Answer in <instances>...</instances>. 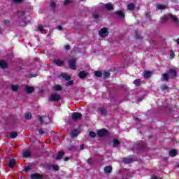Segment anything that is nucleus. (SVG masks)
Segmentation results:
<instances>
[{"mask_svg": "<svg viewBox=\"0 0 179 179\" xmlns=\"http://www.w3.org/2000/svg\"><path fill=\"white\" fill-rule=\"evenodd\" d=\"M169 19H172L176 24H179V20L176 15H164L161 17V23H166Z\"/></svg>", "mask_w": 179, "mask_h": 179, "instance_id": "nucleus-1", "label": "nucleus"}, {"mask_svg": "<svg viewBox=\"0 0 179 179\" xmlns=\"http://www.w3.org/2000/svg\"><path fill=\"white\" fill-rule=\"evenodd\" d=\"M61 100V95L58 94H52L49 96V101L56 102L59 101Z\"/></svg>", "mask_w": 179, "mask_h": 179, "instance_id": "nucleus-2", "label": "nucleus"}, {"mask_svg": "<svg viewBox=\"0 0 179 179\" xmlns=\"http://www.w3.org/2000/svg\"><path fill=\"white\" fill-rule=\"evenodd\" d=\"M38 120L40 124H41V125H43L44 124H50V122L51 121L50 117H43V116H39L38 117Z\"/></svg>", "mask_w": 179, "mask_h": 179, "instance_id": "nucleus-3", "label": "nucleus"}, {"mask_svg": "<svg viewBox=\"0 0 179 179\" xmlns=\"http://www.w3.org/2000/svg\"><path fill=\"white\" fill-rule=\"evenodd\" d=\"M99 35L100 37H107L108 36V29L103 27L99 31Z\"/></svg>", "mask_w": 179, "mask_h": 179, "instance_id": "nucleus-4", "label": "nucleus"}, {"mask_svg": "<svg viewBox=\"0 0 179 179\" xmlns=\"http://www.w3.org/2000/svg\"><path fill=\"white\" fill-rule=\"evenodd\" d=\"M69 66L71 69H76V59H70L69 62Z\"/></svg>", "mask_w": 179, "mask_h": 179, "instance_id": "nucleus-5", "label": "nucleus"}, {"mask_svg": "<svg viewBox=\"0 0 179 179\" xmlns=\"http://www.w3.org/2000/svg\"><path fill=\"white\" fill-rule=\"evenodd\" d=\"M71 118L73 120H74L75 121L78 120H80V118H82V113H73L71 114Z\"/></svg>", "mask_w": 179, "mask_h": 179, "instance_id": "nucleus-6", "label": "nucleus"}, {"mask_svg": "<svg viewBox=\"0 0 179 179\" xmlns=\"http://www.w3.org/2000/svg\"><path fill=\"white\" fill-rule=\"evenodd\" d=\"M169 75L170 79H173L177 76V72H176V70L170 69Z\"/></svg>", "mask_w": 179, "mask_h": 179, "instance_id": "nucleus-7", "label": "nucleus"}, {"mask_svg": "<svg viewBox=\"0 0 179 179\" xmlns=\"http://www.w3.org/2000/svg\"><path fill=\"white\" fill-rule=\"evenodd\" d=\"M169 79H170V75L169 73H165L162 74V79H161L162 80V82H164V81L167 82V80H169Z\"/></svg>", "mask_w": 179, "mask_h": 179, "instance_id": "nucleus-8", "label": "nucleus"}, {"mask_svg": "<svg viewBox=\"0 0 179 179\" xmlns=\"http://www.w3.org/2000/svg\"><path fill=\"white\" fill-rule=\"evenodd\" d=\"M98 136H106L107 135V130L101 129L97 131Z\"/></svg>", "mask_w": 179, "mask_h": 179, "instance_id": "nucleus-9", "label": "nucleus"}, {"mask_svg": "<svg viewBox=\"0 0 179 179\" xmlns=\"http://www.w3.org/2000/svg\"><path fill=\"white\" fill-rule=\"evenodd\" d=\"M31 179H43V176L40 173H34L31 176Z\"/></svg>", "mask_w": 179, "mask_h": 179, "instance_id": "nucleus-10", "label": "nucleus"}, {"mask_svg": "<svg viewBox=\"0 0 179 179\" xmlns=\"http://www.w3.org/2000/svg\"><path fill=\"white\" fill-rule=\"evenodd\" d=\"M104 173H106V174H110L111 171H113V167L111 166H107L103 169Z\"/></svg>", "mask_w": 179, "mask_h": 179, "instance_id": "nucleus-11", "label": "nucleus"}, {"mask_svg": "<svg viewBox=\"0 0 179 179\" xmlns=\"http://www.w3.org/2000/svg\"><path fill=\"white\" fill-rule=\"evenodd\" d=\"M105 8L107 10H114V6L111 3H108L105 4Z\"/></svg>", "mask_w": 179, "mask_h": 179, "instance_id": "nucleus-12", "label": "nucleus"}, {"mask_svg": "<svg viewBox=\"0 0 179 179\" xmlns=\"http://www.w3.org/2000/svg\"><path fill=\"white\" fill-rule=\"evenodd\" d=\"M0 68H2V69L8 68V63L6 61L0 60Z\"/></svg>", "mask_w": 179, "mask_h": 179, "instance_id": "nucleus-13", "label": "nucleus"}, {"mask_svg": "<svg viewBox=\"0 0 179 179\" xmlns=\"http://www.w3.org/2000/svg\"><path fill=\"white\" fill-rule=\"evenodd\" d=\"M64 155H65V152L64 151H60L56 157V160L62 159L64 157Z\"/></svg>", "mask_w": 179, "mask_h": 179, "instance_id": "nucleus-14", "label": "nucleus"}, {"mask_svg": "<svg viewBox=\"0 0 179 179\" xmlns=\"http://www.w3.org/2000/svg\"><path fill=\"white\" fill-rule=\"evenodd\" d=\"M14 166H16V162H15V159H10L8 162V167L10 169H13Z\"/></svg>", "mask_w": 179, "mask_h": 179, "instance_id": "nucleus-15", "label": "nucleus"}, {"mask_svg": "<svg viewBox=\"0 0 179 179\" xmlns=\"http://www.w3.org/2000/svg\"><path fill=\"white\" fill-rule=\"evenodd\" d=\"M157 9H158L159 10H164V9H167V6H166L164 4H159V5L157 6Z\"/></svg>", "mask_w": 179, "mask_h": 179, "instance_id": "nucleus-16", "label": "nucleus"}, {"mask_svg": "<svg viewBox=\"0 0 179 179\" xmlns=\"http://www.w3.org/2000/svg\"><path fill=\"white\" fill-rule=\"evenodd\" d=\"M61 77L65 79V80H71V76H68L66 73H62Z\"/></svg>", "mask_w": 179, "mask_h": 179, "instance_id": "nucleus-17", "label": "nucleus"}, {"mask_svg": "<svg viewBox=\"0 0 179 179\" xmlns=\"http://www.w3.org/2000/svg\"><path fill=\"white\" fill-rule=\"evenodd\" d=\"M54 63L56 65H57V66H61L64 65V61L59 60V59L54 60Z\"/></svg>", "mask_w": 179, "mask_h": 179, "instance_id": "nucleus-18", "label": "nucleus"}, {"mask_svg": "<svg viewBox=\"0 0 179 179\" xmlns=\"http://www.w3.org/2000/svg\"><path fill=\"white\" fill-rule=\"evenodd\" d=\"M80 79H85L86 78V71H80L78 74Z\"/></svg>", "mask_w": 179, "mask_h": 179, "instance_id": "nucleus-19", "label": "nucleus"}, {"mask_svg": "<svg viewBox=\"0 0 179 179\" xmlns=\"http://www.w3.org/2000/svg\"><path fill=\"white\" fill-rule=\"evenodd\" d=\"M70 136L71 138H76V136H78V130H72L70 132Z\"/></svg>", "mask_w": 179, "mask_h": 179, "instance_id": "nucleus-20", "label": "nucleus"}, {"mask_svg": "<svg viewBox=\"0 0 179 179\" xmlns=\"http://www.w3.org/2000/svg\"><path fill=\"white\" fill-rule=\"evenodd\" d=\"M27 93H33L34 92V87H27L25 88Z\"/></svg>", "mask_w": 179, "mask_h": 179, "instance_id": "nucleus-21", "label": "nucleus"}, {"mask_svg": "<svg viewBox=\"0 0 179 179\" xmlns=\"http://www.w3.org/2000/svg\"><path fill=\"white\" fill-rule=\"evenodd\" d=\"M23 156L24 157H25V159L27 157H30V156H31V152L29 150H26L25 152H24Z\"/></svg>", "mask_w": 179, "mask_h": 179, "instance_id": "nucleus-22", "label": "nucleus"}, {"mask_svg": "<svg viewBox=\"0 0 179 179\" xmlns=\"http://www.w3.org/2000/svg\"><path fill=\"white\" fill-rule=\"evenodd\" d=\"M9 137L11 138V139H15V138H17V132L16 131H13L10 134V136Z\"/></svg>", "mask_w": 179, "mask_h": 179, "instance_id": "nucleus-23", "label": "nucleus"}, {"mask_svg": "<svg viewBox=\"0 0 179 179\" xmlns=\"http://www.w3.org/2000/svg\"><path fill=\"white\" fill-rule=\"evenodd\" d=\"M169 155L172 157H176L177 156V150H172L169 152Z\"/></svg>", "mask_w": 179, "mask_h": 179, "instance_id": "nucleus-24", "label": "nucleus"}, {"mask_svg": "<svg viewBox=\"0 0 179 179\" xmlns=\"http://www.w3.org/2000/svg\"><path fill=\"white\" fill-rule=\"evenodd\" d=\"M98 113H100L102 115H104L106 114V111L104 108H99L97 110Z\"/></svg>", "mask_w": 179, "mask_h": 179, "instance_id": "nucleus-25", "label": "nucleus"}, {"mask_svg": "<svg viewBox=\"0 0 179 179\" xmlns=\"http://www.w3.org/2000/svg\"><path fill=\"white\" fill-rule=\"evenodd\" d=\"M151 76H152V72L150 71H145L143 75L144 78H145L146 79L150 78Z\"/></svg>", "mask_w": 179, "mask_h": 179, "instance_id": "nucleus-26", "label": "nucleus"}, {"mask_svg": "<svg viewBox=\"0 0 179 179\" xmlns=\"http://www.w3.org/2000/svg\"><path fill=\"white\" fill-rule=\"evenodd\" d=\"M127 9L129 10H134L135 9V5L134 3H129L127 5Z\"/></svg>", "mask_w": 179, "mask_h": 179, "instance_id": "nucleus-27", "label": "nucleus"}, {"mask_svg": "<svg viewBox=\"0 0 179 179\" xmlns=\"http://www.w3.org/2000/svg\"><path fill=\"white\" fill-rule=\"evenodd\" d=\"M116 15H117L120 17H124L125 16V14H124V13L122 10L117 11Z\"/></svg>", "mask_w": 179, "mask_h": 179, "instance_id": "nucleus-28", "label": "nucleus"}, {"mask_svg": "<svg viewBox=\"0 0 179 179\" xmlns=\"http://www.w3.org/2000/svg\"><path fill=\"white\" fill-rule=\"evenodd\" d=\"M11 90H13V92H17V90H19V85H12Z\"/></svg>", "mask_w": 179, "mask_h": 179, "instance_id": "nucleus-29", "label": "nucleus"}, {"mask_svg": "<svg viewBox=\"0 0 179 179\" xmlns=\"http://www.w3.org/2000/svg\"><path fill=\"white\" fill-rule=\"evenodd\" d=\"M50 8H52V9H54V8H55V6H57V3L52 0L50 1Z\"/></svg>", "mask_w": 179, "mask_h": 179, "instance_id": "nucleus-30", "label": "nucleus"}, {"mask_svg": "<svg viewBox=\"0 0 179 179\" xmlns=\"http://www.w3.org/2000/svg\"><path fill=\"white\" fill-rule=\"evenodd\" d=\"M94 75L96 78H101V76H103V73L100 71H94Z\"/></svg>", "mask_w": 179, "mask_h": 179, "instance_id": "nucleus-31", "label": "nucleus"}, {"mask_svg": "<svg viewBox=\"0 0 179 179\" xmlns=\"http://www.w3.org/2000/svg\"><path fill=\"white\" fill-rule=\"evenodd\" d=\"M25 118L26 120H31V113L30 112H28L25 114Z\"/></svg>", "mask_w": 179, "mask_h": 179, "instance_id": "nucleus-32", "label": "nucleus"}, {"mask_svg": "<svg viewBox=\"0 0 179 179\" xmlns=\"http://www.w3.org/2000/svg\"><path fill=\"white\" fill-rule=\"evenodd\" d=\"M118 145H120V141L117 139H114L113 140V146H114V148H117V146H118Z\"/></svg>", "mask_w": 179, "mask_h": 179, "instance_id": "nucleus-33", "label": "nucleus"}, {"mask_svg": "<svg viewBox=\"0 0 179 179\" xmlns=\"http://www.w3.org/2000/svg\"><path fill=\"white\" fill-rule=\"evenodd\" d=\"M123 162L127 164L132 163V159L129 158H124Z\"/></svg>", "mask_w": 179, "mask_h": 179, "instance_id": "nucleus-34", "label": "nucleus"}, {"mask_svg": "<svg viewBox=\"0 0 179 179\" xmlns=\"http://www.w3.org/2000/svg\"><path fill=\"white\" fill-rule=\"evenodd\" d=\"M134 84L136 85V86H139V85H141V80L139 79H136L134 81Z\"/></svg>", "mask_w": 179, "mask_h": 179, "instance_id": "nucleus-35", "label": "nucleus"}, {"mask_svg": "<svg viewBox=\"0 0 179 179\" xmlns=\"http://www.w3.org/2000/svg\"><path fill=\"white\" fill-rule=\"evenodd\" d=\"M54 89L55 90H58V91L62 90V87H61V85H55L54 87Z\"/></svg>", "mask_w": 179, "mask_h": 179, "instance_id": "nucleus-36", "label": "nucleus"}, {"mask_svg": "<svg viewBox=\"0 0 179 179\" xmlns=\"http://www.w3.org/2000/svg\"><path fill=\"white\" fill-rule=\"evenodd\" d=\"M161 89L162 90H163V92H165V90H167V89H169V87H167V85H164L161 86Z\"/></svg>", "mask_w": 179, "mask_h": 179, "instance_id": "nucleus-37", "label": "nucleus"}, {"mask_svg": "<svg viewBox=\"0 0 179 179\" xmlns=\"http://www.w3.org/2000/svg\"><path fill=\"white\" fill-rule=\"evenodd\" d=\"M89 135L91 136V138H96V133L93 131H90Z\"/></svg>", "mask_w": 179, "mask_h": 179, "instance_id": "nucleus-38", "label": "nucleus"}, {"mask_svg": "<svg viewBox=\"0 0 179 179\" xmlns=\"http://www.w3.org/2000/svg\"><path fill=\"white\" fill-rule=\"evenodd\" d=\"M73 85V80H70L66 83V86H72Z\"/></svg>", "mask_w": 179, "mask_h": 179, "instance_id": "nucleus-39", "label": "nucleus"}, {"mask_svg": "<svg viewBox=\"0 0 179 179\" xmlns=\"http://www.w3.org/2000/svg\"><path fill=\"white\" fill-rule=\"evenodd\" d=\"M108 76H110V73L106 71L103 73V78H108Z\"/></svg>", "mask_w": 179, "mask_h": 179, "instance_id": "nucleus-40", "label": "nucleus"}, {"mask_svg": "<svg viewBox=\"0 0 179 179\" xmlns=\"http://www.w3.org/2000/svg\"><path fill=\"white\" fill-rule=\"evenodd\" d=\"M92 16H93L94 19H99V13H97L92 14Z\"/></svg>", "mask_w": 179, "mask_h": 179, "instance_id": "nucleus-41", "label": "nucleus"}, {"mask_svg": "<svg viewBox=\"0 0 179 179\" xmlns=\"http://www.w3.org/2000/svg\"><path fill=\"white\" fill-rule=\"evenodd\" d=\"M69 3H72V0H65L64 5H69Z\"/></svg>", "mask_w": 179, "mask_h": 179, "instance_id": "nucleus-42", "label": "nucleus"}, {"mask_svg": "<svg viewBox=\"0 0 179 179\" xmlns=\"http://www.w3.org/2000/svg\"><path fill=\"white\" fill-rule=\"evenodd\" d=\"M170 57L171 59H173V58H174V52H173V50H171V52H170Z\"/></svg>", "mask_w": 179, "mask_h": 179, "instance_id": "nucleus-43", "label": "nucleus"}, {"mask_svg": "<svg viewBox=\"0 0 179 179\" xmlns=\"http://www.w3.org/2000/svg\"><path fill=\"white\" fill-rule=\"evenodd\" d=\"M43 29H44V27H43V25H40L38 27V31H42Z\"/></svg>", "mask_w": 179, "mask_h": 179, "instance_id": "nucleus-44", "label": "nucleus"}, {"mask_svg": "<svg viewBox=\"0 0 179 179\" xmlns=\"http://www.w3.org/2000/svg\"><path fill=\"white\" fill-rule=\"evenodd\" d=\"M87 162H88L89 164H92V163H93V159L92 158H90V159H88Z\"/></svg>", "mask_w": 179, "mask_h": 179, "instance_id": "nucleus-45", "label": "nucleus"}, {"mask_svg": "<svg viewBox=\"0 0 179 179\" xmlns=\"http://www.w3.org/2000/svg\"><path fill=\"white\" fill-rule=\"evenodd\" d=\"M29 170H30V166H27V167H25L24 171H25L26 173H27V171H28Z\"/></svg>", "mask_w": 179, "mask_h": 179, "instance_id": "nucleus-46", "label": "nucleus"}, {"mask_svg": "<svg viewBox=\"0 0 179 179\" xmlns=\"http://www.w3.org/2000/svg\"><path fill=\"white\" fill-rule=\"evenodd\" d=\"M38 131L39 132V134H44V131L42 129H39Z\"/></svg>", "mask_w": 179, "mask_h": 179, "instance_id": "nucleus-47", "label": "nucleus"}, {"mask_svg": "<svg viewBox=\"0 0 179 179\" xmlns=\"http://www.w3.org/2000/svg\"><path fill=\"white\" fill-rule=\"evenodd\" d=\"M80 148L81 149V150H83V149H85V145L83 144H81L80 145Z\"/></svg>", "mask_w": 179, "mask_h": 179, "instance_id": "nucleus-48", "label": "nucleus"}, {"mask_svg": "<svg viewBox=\"0 0 179 179\" xmlns=\"http://www.w3.org/2000/svg\"><path fill=\"white\" fill-rule=\"evenodd\" d=\"M13 2H15L16 3H19V2H22V0H13Z\"/></svg>", "mask_w": 179, "mask_h": 179, "instance_id": "nucleus-49", "label": "nucleus"}, {"mask_svg": "<svg viewBox=\"0 0 179 179\" xmlns=\"http://www.w3.org/2000/svg\"><path fill=\"white\" fill-rule=\"evenodd\" d=\"M53 169L54 170H58V166L57 165L53 166Z\"/></svg>", "mask_w": 179, "mask_h": 179, "instance_id": "nucleus-50", "label": "nucleus"}, {"mask_svg": "<svg viewBox=\"0 0 179 179\" xmlns=\"http://www.w3.org/2000/svg\"><path fill=\"white\" fill-rule=\"evenodd\" d=\"M57 30H62V26H58L57 27Z\"/></svg>", "mask_w": 179, "mask_h": 179, "instance_id": "nucleus-51", "label": "nucleus"}, {"mask_svg": "<svg viewBox=\"0 0 179 179\" xmlns=\"http://www.w3.org/2000/svg\"><path fill=\"white\" fill-rule=\"evenodd\" d=\"M37 76V74H31V78H36Z\"/></svg>", "mask_w": 179, "mask_h": 179, "instance_id": "nucleus-52", "label": "nucleus"}, {"mask_svg": "<svg viewBox=\"0 0 179 179\" xmlns=\"http://www.w3.org/2000/svg\"><path fill=\"white\" fill-rule=\"evenodd\" d=\"M65 50H69V45L65 46Z\"/></svg>", "mask_w": 179, "mask_h": 179, "instance_id": "nucleus-53", "label": "nucleus"}, {"mask_svg": "<svg viewBox=\"0 0 179 179\" xmlns=\"http://www.w3.org/2000/svg\"><path fill=\"white\" fill-rule=\"evenodd\" d=\"M69 160V157H66L65 159H64V161L65 162H68Z\"/></svg>", "mask_w": 179, "mask_h": 179, "instance_id": "nucleus-54", "label": "nucleus"}, {"mask_svg": "<svg viewBox=\"0 0 179 179\" xmlns=\"http://www.w3.org/2000/svg\"><path fill=\"white\" fill-rule=\"evenodd\" d=\"M151 179H159L157 176H153Z\"/></svg>", "mask_w": 179, "mask_h": 179, "instance_id": "nucleus-55", "label": "nucleus"}, {"mask_svg": "<svg viewBox=\"0 0 179 179\" xmlns=\"http://www.w3.org/2000/svg\"><path fill=\"white\" fill-rule=\"evenodd\" d=\"M177 44L179 45V38H178L177 41H176Z\"/></svg>", "mask_w": 179, "mask_h": 179, "instance_id": "nucleus-56", "label": "nucleus"}, {"mask_svg": "<svg viewBox=\"0 0 179 179\" xmlns=\"http://www.w3.org/2000/svg\"><path fill=\"white\" fill-rule=\"evenodd\" d=\"M178 167L179 168V164H178Z\"/></svg>", "mask_w": 179, "mask_h": 179, "instance_id": "nucleus-57", "label": "nucleus"}, {"mask_svg": "<svg viewBox=\"0 0 179 179\" xmlns=\"http://www.w3.org/2000/svg\"><path fill=\"white\" fill-rule=\"evenodd\" d=\"M81 1H83V0H81Z\"/></svg>", "mask_w": 179, "mask_h": 179, "instance_id": "nucleus-58", "label": "nucleus"}]
</instances>
